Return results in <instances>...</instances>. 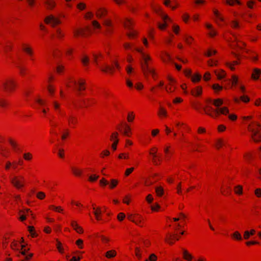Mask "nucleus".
Segmentation results:
<instances>
[{
    "instance_id": "obj_1",
    "label": "nucleus",
    "mask_w": 261,
    "mask_h": 261,
    "mask_svg": "<svg viewBox=\"0 0 261 261\" xmlns=\"http://www.w3.org/2000/svg\"><path fill=\"white\" fill-rule=\"evenodd\" d=\"M203 111L206 115L214 119L218 118L220 115L226 116L229 112L227 107H223L222 109H216L210 105L205 106L203 108Z\"/></svg>"
},
{
    "instance_id": "obj_2",
    "label": "nucleus",
    "mask_w": 261,
    "mask_h": 261,
    "mask_svg": "<svg viewBox=\"0 0 261 261\" xmlns=\"http://www.w3.org/2000/svg\"><path fill=\"white\" fill-rule=\"evenodd\" d=\"M152 62V59L148 54H142L140 64L142 70L145 75H148L149 73L152 74V77L155 79V74L153 68H151L150 65Z\"/></svg>"
},
{
    "instance_id": "obj_3",
    "label": "nucleus",
    "mask_w": 261,
    "mask_h": 261,
    "mask_svg": "<svg viewBox=\"0 0 261 261\" xmlns=\"http://www.w3.org/2000/svg\"><path fill=\"white\" fill-rule=\"evenodd\" d=\"M18 83L16 80L13 77L6 78L2 84L3 91L6 94L14 93L18 88Z\"/></svg>"
},
{
    "instance_id": "obj_4",
    "label": "nucleus",
    "mask_w": 261,
    "mask_h": 261,
    "mask_svg": "<svg viewBox=\"0 0 261 261\" xmlns=\"http://www.w3.org/2000/svg\"><path fill=\"white\" fill-rule=\"evenodd\" d=\"M69 83L72 84L74 89L79 95H84L87 89V82L85 79L81 77L76 79H71Z\"/></svg>"
},
{
    "instance_id": "obj_5",
    "label": "nucleus",
    "mask_w": 261,
    "mask_h": 261,
    "mask_svg": "<svg viewBox=\"0 0 261 261\" xmlns=\"http://www.w3.org/2000/svg\"><path fill=\"white\" fill-rule=\"evenodd\" d=\"M92 34V32L89 26L76 28L73 30V37L74 38L87 37L91 36Z\"/></svg>"
},
{
    "instance_id": "obj_6",
    "label": "nucleus",
    "mask_w": 261,
    "mask_h": 261,
    "mask_svg": "<svg viewBox=\"0 0 261 261\" xmlns=\"http://www.w3.org/2000/svg\"><path fill=\"white\" fill-rule=\"evenodd\" d=\"M127 219L136 225L142 227L144 226L145 219L139 214H127Z\"/></svg>"
},
{
    "instance_id": "obj_7",
    "label": "nucleus",
    "mask_w": 261,
    "mask_h": 261,
    "mask_svg": "<svg viewBox=\"0 0 261 261\" xmlns=\"http://www.w3.org/2000/svg\"><path fill=\"white\" fill-rule=\"evenodd\" d=\"M10 182L17 189H20L25 186V179L22 175H15L11 178Z\"/></svg>"
},
{
    "instance_id": "obj_8",
    "label": "nucleus",
    "mask_w": 261,
    "mask_h": 261,
    "mask_svg": "<svg viewBox=\"0 0 261 261\" xmlns=\"http://www.w3.org/2000/svg\"><path fill=\"white\" fill-rule=\"evenodd\" d=\"M21 48L22 51L30 58L31 61H34V51L33 47L30 43H22Z\"/></svg>"
},
{
    "instance_id": "obj_9",
    "label": "nucleus",
    "mask_w": 261,
    "mask_h": 261,
    "mask_svg": "<svg viewBox=\"0 0 261 261\" xmlns=\"http://www.w3.org/2000/svg\"><path fill=\"white\" fill-rule=\"evenodd\" d=\"M102 25L106 27L105 34L110 36L114 33V23L110 18H106L103 20Z\"/></svg>"
},
{
    "instance_id": "obj_10",
    "label": "nucleus",
    "mask_w": 261,
    "mask_h": 261,
    "mask_svg": "<svg viewBox=\"0 0 261 261\" xmlns=\"http://www.w3.org/2000/svg\"><path fill=\"white\" fill-rule=\"evenodd\" d=\"M44 22L46 24L50 25L53 28H55L61 23L60 19L52 14L45 17Z\"/></svg>"
},
{
    "instance_id": "obj_11",
    "label": "nucleus",
    "mask_w": 261,
    "mask_h": 261,
    "mask_svg": "<svg viewBox=\"0 0 261 261\" xmlns=\"http://www.w3.org/2000/svg\"><path fill=\"white\" fill-rule=\"evenodd\" d=\"M91 206L95 219L97 221H100L102 219V214L105 212V207L97 206L95 203H92Z\"/></svg>"
},
{
    "instance_id": "obj_12",
    "label": "nucleus",
    "mask_w": 261,
    "mask_h": 261,
    "mask_svg": "<svg viewBox=\"0 0 261 261\" xmlns=\"http://www.w3.org/2000/svg\"><path fill=\"white\" fill-rule=\"evenodd\" d=\"M66 121L68 126L71 128H75L79 124L78 118L77 116L73 114L68 115L67 116Z\"/></svg>"
},
{
    "instance_id": "obj_13",
    "label": "nucleus",
    "mask_w": 261,
    "mask_h": 261,
    "mask_svg": "<svg viewBox=\"0 0 261 261\" xmlns=\"http://www.w3.org/2000/svg\"><path fill=\"white\" fill-rule=\"evenodd\" d=\"M158 148L156 147H153L149 150V153L152 156V162L153 165H159L161 163L160 158L158 155Z\"/></svg>"
},
{
    "instance_id": "obj_14",
    "label": "nucleus",
    "mask_w": 261,
    "mask_h": 261,
    "mask_svg": "<svg viewBox=\"0 0 261 261\" xmlns=\"http://www.w3.org/2000/svg\"><path fill=\"white\" fill-rule=\"evenodd\" d=\"M122 126H123V135L127 137H130L132 135V128L127 123H121L118 124L116 127L117 129L120 131V127Z\"/></svg>"
},
{
    "instance_id": "obj_15",
    "label": "nucleus",
    "mask_w": 261,
    "mask_h": 261,
    "mask_svg": "<svg viewBox=\"0 0 261 261\" xmlns=\"http://www.w3.org/2000/svg\"><path fill=\"white\" fill-rule=\"evenodd\" d=\"M168 84L166 86L165 89L168 93H172L176 89V82L171 76H168Z\"/></svg>"
},
{
    "instance_id": "obj_16",
    "label": "nucleus",
    "mask_w": 261,
    "mask_h": 261,
    "mask_svg": "<svg viewBox=\"0 0 261 261\" xmlns=\"http://www.w3.org/2000/svg\"><path fill=\"white\" fill-rule=\"evenodd\" d=\"M247 129L251 134L260 132L261 124L257 122L253 121L248 125Z\"/></svg>"
},
{
    "instance_id": "obj_17",
    "label": "nucleus",
    "mask_w": 261,
    "mask_h": 261,
    "mask_svg": "<svg viewBox=\"0 0 261 261\" xmlns=\"http://www.w3.org/2000/svg\"><path fill=\"white\" fill-rule=\"evenodd\" d=\"M179 239V237L176 234H171L168 233L165 238V242L168 244L172 245L176 241H178Z\"/></svg>"
},
{
    "instance_id": "obj_18",
    "label": "nucleus",
    "mask_w": 261,
    "mask_h": 261,
    "mask_svg": "<svg viewBox=\"0 0 261 261\" xmlns=\"http://www.w3.org/2000/svg\"><path fill=\"white\" fill-rule=\"evenodd\" d=\"M96 103V100L93 98H87L82 100V108H88Z\"/></svg>"
},
{
    "instance_id": "obj_19",
    "label": "nucleus",
    "mask_w": 261,
    "mask_h": 261,
    "mask_svg": "<svg viewBox=\"0 0 261 261\" xmlns=\"http://www.w3.org/2000/svg\"><path fill=\"white\" fill-rule=\"evenodd\" d=\"M44 5L45 9L51 11L57 7V3L55 0H45L44 1Z\"/></svg>"
},
{
    "instance_id": "obj_20",
    "label": "nucleus",
    "mask_w": 261,
    "mask_h": 261,
    "mask_svg": "<svg viewBox=\"0 0 261 261\" xmlns=\"http://www.w3.org/2000/svg\"><path fill=\"white\" fill-rule=\"evenodd\" d=\"M72 174L77 177H81L83 176V171L82 169L76 166H72L70 167Z\"/></svg>"
},
{
    "instance_id": "obj_21",
    "label": "nucleus",
    "mask_w": 261,
    "mask_h": 261,
    "mask_svg": "<svg viewBox=\"0 0 261 261\" xmlns=\"http://www.w3.org/2000/svg\"><path fill=\"white\" fill-rule=\"evenodd\" d=\"M70 226L77 233L83 234L84 233L83 228L77 223L76 220H71L70 222Z\"/></svg>"
},
{
    "instance_id": "obj_22",
    "label": "nucleus",
    "mask_w": 261,
    "mask_h": 261,
    "mask_svg": "<svg viewBox=\"0 0 261 261\" xmlns=\"http://www.w3.org/2000/svg\"><path fill=\"white\" fill-rule=\"evenodd\" d=\"M108 14V10L105 8H99L95 12V16L98 19L105 17Z\"/></svg>"
},
{
    "instance_id": "obj_23",
    "label": "nucleus",
    "mask_w": 261,
    "mask_h": 261,
    "mask_svg": "<svg viewBox=\"0 0 261 261\" xmlns=\"http://www.w3.org/2000/svg\"><path fill=\"white\" fill-rule=\"evenodd\" d=\"M203 89L202 86H198L191 90V94L194 97H200L202 94Z\"/></svg>"
},
{
    "instance_id": "obj_24",
    "label": "nucleus",
    "mask_w": 261,
    "mask_h": 261,
    "mask_svg": "<svg viewBox=\"0 0 261 261\" xmlns=\"http://www.w3.org/2000/svg\"><path fill=\"white\" fill-rule=\"evenodd\" d=\"M162 19L164 22L163 23H158V27L160 30L164 31L167 27V22L168 21H171V19L167 14L163 15L162 16Z\"/></svg>"
},
{
    "instance_id": "obj_25",
    "label": "nucleus",
    "mask_w": 261,
    "mask_h": 261,
    "mask_svg": "<svg viewBox=\"0 0 261 261\" xmlns=\"http://www.w3.org/2000/svg\"><path fill=\"white\" fill-rule=\"evenodd\" d=\"M100 70L104 73H108L111 75H113L115 73L114 66L105 65L100 68Z\"/></svg>"
},
{
    "instance_id": "obj_26",
    "label": "nucleus",
    "mask_w": 261,
    "mask_h": 261,
    "mask_svg": "<svg viewBox=\"0 0 261 261\" xmlns=\"http://www.w3.org/2000/svg\"><path fill=\"white\" fill-rule=\"evenodd\" d=\"M123 24L125 28L131 30L135 25V21L132 18H126L124 20Z\"/></svg>"
},
{
    "instance_id": "obj_27",
    "label": "nucleus",
    "mask_w": 261,
    "mask_h": 261,
    "mask_svg": "<svg viewBox=\"0 0 261 261\" xmlns=\"http://www.w3.org/2000/svg\"><path fill=\"white\" fill-rule=\"evenodd\" d=\"M12 235V232H8L5 234L2 243V246L4 249L7 248L9 242V240Z\"/></svg>"
},
{
    "instance_id": "obj_28",
    "label": "nucleus",
    "mask_w": 261,
    "mask_h": 261,
    "mask_svg": "<svg viewBox=\"0 0 261 261\" xmlns=\"http://www.w3.org/2000/svg\"><path fill=\"white\" fill-rule=\"evenodd\" d=\"M184 40L186 44L189 46L192 45L195 42L194 38L189 34L184 35Z\"/></svg>"
},
{
    "instance_id": "obj_29",
    "label": "nucleus",
    "mask_w": 261,
    "mask_h": 261,
    "mask_svg": "<svg viewBox=\"0 0 261 261\" xmlns=\"http://www.w3.org/2000/svg\"><path fill=\"white\" fill-rule=\"evenodd\" d=\"M231 239L235 241L241 242L243 241V237L239 231H235L230 234Z\"/></svg>"
},
{
    "instance_id": "obj_30",
    "label": "nucleus",
    "mask_w": 261,
    "mask_h": 261,
    "mask_svg": "<svg viewBox=\"0 0 261 261\" xmlns=\"http://www.w3.org/2000/svg\"><path fill=\"white\" fill-rule=\"evenodd\" d=\"M161 59L164 63H169L171 60L170 55L166 51H162L161 53Z\"/></svg>"
},
{
    "instance_id": "obj_31",
    "label": "nucleus",
    "mask_w": 261,
    "mask_h": 261,
    "mask_svg": "<svg viewBox=\"0 0 261 261\" xmlns=\"http://www.w3.org/2000/svg\"><path fill=\"white\" fill-rule=\"evenodd\" d=\"M158 115L160 118H166L168 117V113L166 109L163 107H160L158 112Z\"/></svg>"
},
{
    "instance_id": "obj_32",
    "label": "nucleus",
    "mask_w": 261,
    "mask_h": 261,
    "mask_svg": "<svg viewBox=\"0 0 261 261\" xmlns=\"http://www.w3.org/2000/svg\"><path fill=\"white\" fill-rule=\"evenodd\" d=\"M214 72L216 75L217 77V79L219 80H221L224 78H225L226 76V73L225 71L223 69H217L214 71Z\"/></svg>"
},
{
    "instance_id": "obj_33",
    "label": "nucleus",
    "mask_w": 261,
    "mask_h": 261,
    "mask_svg": "<svg viewBox=\"0 0 261 261\" xmlns=\"http://www.w3.org/2000/svg\"><path fill=\"white\" fill-rule=\"evenodd\" d=\"M13 43L12 41H8L5 43V44L4 46V50L6 53L11 52L13 50Z\"/></svg>"
},
{
    "instance_id": "obj_34",
    "label": "nucleus",
    "mask_w": 261,
    "mask_h": 261,
    "mask_svg": "<svg viewBox=\"0 0 261 261\" xmlns=\"http://www.w3.org/2000/svg\"><path fill=\"white\" fill-rule=\"evenodd\" d=\"M230 26L231 29L235 30H239L241 29L242 25L240 23L238 20H233L230 22Z\"/></svg>"
},
{
    "instance_id": "obj_35",
    "label": "nucleus",
    "mask_w": 261,
    "mask_h": 261,
    "mask_svg": "<svg viewBox=\"0 0 261 261\" xmlns=\"http://www.w3.org/2000/svg\"><path fill=\"white\" fill-rule=\"evenodd\" d=\"M261 75V69L259 68H254L251 74V79L253 80H257Z\"/></svg>"
},
{
    "instance_id": "obj_36",
    "label": "nucleus",
    "mask_w": 261,
    "mask_h": 261,
    "mask_svg": "<svg viewBox=\"0 0 261 261\" xmlns=\"http://www.w3.org/2000/svg\"><path fill=\"white\" fill-rule=\"evenodd\" d=\"M182 257L186 261H192L193 258L192 255L186 249H183Z\"/></svg>"
},
{
    "instance_id": "obj_37",
    "label": "nucleus",
    "mask_w": 261,
    "mask_h": 261,
    "mask_svg": "<svg viewBox=\"0 0 261 261\" xmlns=\"http://www.w3.org/2000/svg\"><path fill=\"white\" fill-rule=\"evenodd\" d=\"M202 78L201 75L199 72L193 74L191 76V80L193 83H198Z\"/></svg>"
},
{
    "instance_id": "obj_38",
    "label": "nucleus",
    "mask_w": 261,
    "mask_h": 261,
    "mask_svg": "<svg viewBox=\"0 0 261 261\" xmlns=\"http://www.w3.org/2000/svg\"><path fill=\"white\" fill-rule=\"evenodd\" d=\"M251 138L255 143H259L261 142V133L258 132L251 134Z\"/></svg>"
},
{
    "instance_id": "obj_39",
    "label": "nucleus",
    "mask_w": 261,
    "mask_h": 261,
    "mask_svg": "<svg viewBox=\"0 0 261 261\" xmlns=\"http://www.w3.org/2000/svg\"><path fill=\"white\" fill-rule=\"evenodd\" d=\"M213 11L215 16L216 17V21L218 20L220 21V22L224 21V18L223 16L217 9H213Z\"/></svg>"
},
{
    "instance_id": "obj_40",
    "label": "nucleus",
    "mask_w": 261,
    "mask_h": 261,
    "mask_svg": "<svg viewBox=\"0 0 261 261\" xmlns=\"http://www.w3.org/2000/svg\"><path fill=\"white\" fill-rule=\"evenodd\" d=\"M213 104L216 109H222L221 106L223 104V100L221 98L214 99L213 100Z\"/></svg>"
},
{
    "instance_id": "obj_41",
    "label": "nucleus",
    "mask_w": 261,
    "mask_h": 261,
    "mask_svg": "<svg viewBox=\"0 0 261 261\" xmlns=\"http://www.w3.org/2000/svg\"><path fill=\"white\" fill-rule=\"evenodd\" d=\"M232 35V37L234 38V39H235V41H236V43L237 44V47L241 48V49L244 48L246 45V43L243 41H240L238 39L237 36L236 34H233Z\"/></svg>"
},
{
    "instance_id": "obj_42",
    "label": "nucleus",
    "mask_w": 261,
    "mask_h": 261,
    "mask_svg": "<svg viewBox=\"0 0 261 261\" xmlns=\"http://www.w3.org/2000/svg\"><path fill=\"white\" fill-rule=\"evenodd\" d=\"M119 134L117 132H113L110 137V140L113 143H119Z\"/></svg>"
},
{
    "instance_id": "obj_43",
    "label": "nucleus",
    "mask_w": 261,
    "mask_h": 261,
    "mask_svg": "<svg viewBox=\"0 0 261 261\" xmlns=\"http://www.w3.org/2000/svg\"><path fill=\"white\" fill-rule=\"evenodd\" d=\"M233 191L235 194L238 196H241L243 194V188L241 185H237L234 187Z\"/></svg>"
},
{
    "instance_id": "obj_44",
    "label": "nucleus",
    "mask_w": 261,
    "mask_h": 261,
    "mask_svg": "<svg viewBox=\"0 0 261 261\" xmlns=\"http://www.w3.org/2000/svg\"><path fill=\"white\" fill-rule=\"evenodd\" d=\"M48 208L57 213H63L64 209L61 206H55V205H50Z\"/></svg>"
},
{
    "instance_id": "obj_45",
    "label": "nucleus",
    "mask_w": 261,
    "mask_h": 261,
    "mask_svg": "<svg viewBox=\"0 0 261 261\" xmlns=\"http://www.w3.org/2000/svg\"><path fill=\"white\" fill-rule=\"evenodd\" d=\"M135 116V114L133 111H129L127 114V121L129 123L134 122Z\"/></svg>"
},
{
    "instance_id": "obj_46",
    "label": "nucleus",
    "mask_w": 261,
    "mask_h": 261,
    "mask_svg": "<svg viewBox=\"0 0 261 261\" xmlns=\"http://www.w3.org/2000/svg\"><path fill=\"white\" fill-rule=\"evenodd\" d=\"M47 90L51 97H53L54 96L56 89L53 84L47 85Z\"/></svg>"
},
{
    "instance_id": "obj_47",
    "label": "nucleus",
    "mask_w": 261,
    "mask_h": 261,
    "mask_svg": "<svg viewBox=\"0 0 261 261\" xmlns=\"http://www.w3.org/2000/svg\"><path fill=\"white\" fill-rule=\"evenodd\" d=\"M19 215H20L21 214H24L25 215V216H29L30 215H32V219H34L35 218V216L32 213V211H31L29 208H27L24 210H20L19 211Z\"/></svg>"
},
{
    "instance_id": "obj_48",
    "label": "nucleus",
    "mask_w": 261,
    "mask_h": 261,
    "mask_svg": "<svg viewBox=\"0 0 261 261\" xmlns=\"http://www.w3.org/2000/svg\"><path fill=\"white\" fill-rule=\"evenodd\" d=\"M134 45L132 43L125 42L123 44V47L125 50H133Z\"/></svg>"
},
{
    "instance_id": "obj_49",
    "label": "nucleus",
    "mask_w": 261,
    "mask_h": 261,
    "mask_svg": "<svg viewBox=\"0 0 261 261\" xmlns=\"http://www.w3.org/2000/svg\"><path fill=\"white\" fill-rule=\"evenodd\" d=\"M8 141L13 150L17 151L19 149L18 144L14 140L10 138Z\"/></svg>"
},
{
    "instance_id": "obj_50",
    "label": "nucleus",
    "mask_w": 261,
    "mask_h": 261,
    "mask_svg": "<svg viewBox=\"0 0 261 261\" xmlns=\"http://www.w3.org/2000/svg\"><path fill=\"white\" fill-rule=\"evenodd\" d=\"M154 33H155V30L154 28H150L147 32V36L148 38L151 40L153 41L154 39Z\"/></svg>"
},
{
    "instance_id": "obj_51",
    "label": "nucleus",
    "mask_w": 261,
    "mask_h": 261,
    "mask_svg": "<svg viewBox=\"0 0 261 261\" xmlns=\"http://www.w3.org/2000/svg\"><path fill=\"white\" fill-rule=\"evenodd\" d=\"M138 33L137 31L133 30L126 33V36L131 39H135L137 37Z\"/></svg>"
},
{
    "instance_id": "obj_52",
    "label": "nucleus",
    "mask_w": 261,
    "mask_h": 261,
    "mask_svg": "<svg viewBox=\"0 0 261 261\" xmlns=\"http://www.w3.org/2000/svg\"><path fill=\"white\" fill-rule=\"evenodd\" d=\"M94 61L97 64L103 59V56L101 53H96L93 55Z\"/></svg>"
},
{
    "instance_id": "obj_53",
    "label": "nucleus",
    "mask_w": 261,
    "mask_h": 261,
    "mask_svg": "<svg viewBox=\"0 0 261 261\" xmlns=\"http://www.w3.org/2000/svg\"><path fill=\"white\" fill-rule=\"evenodd\" d=\"M212 88L215 93H219L221 91L223 88L222 86H220L219 84H214L212 86Z\"/></svg>"
},
{
    "instance_id": "obj_54",
    "label": "nucleus",
    "mask_w": 261,
    "mask_h": 261,
    "mask_svg": "<svg viewBox=\"0 0 261 261\" xmlns=\"http://www.w3.org/2000/svg\"><path fill=\"white\" fill-rule=\"evenodd\" d=\"M116 255L117 252L115 250H111L106 253L105 256L108 258H111L115 257Z\"/></svg>"
},
{
    "instance_id": "obj_55",
    "label": "nucleus",
    "mask_w": 261,
    "mask_h": 261,
    "mask_svg": "<svg viewBox=\"0 0 261 261\" xmlns=\"http://www.w3.org/2000/svg\"><path fill=\"white\" fill-rule=\"evenodd\" d=\"M53 106L55 111L60 113L61 112V104L57 100L53 101Z\"/></svg>"
},
{
    "instance_id": "obj_56",
    "label": "nucleus",
    "mask_w": 261,
    "mask_h": 261,
    "mask_svg": "<svg viewBox=\"0 0 261 261\" xmlns=\"http://www.w3.org/2000/svg\"><path fill=\"white\" fill-rule=\"evenodd\" d=\"M56 35L57 38L59 39H63L65 36L64 32L60 28L57 29L56 31Z\"/></svg>"
},
{
    "instance_id": "obj_57",
    "label": "nucleus",
    "mask_w": 261,
    "mask_h": 261,
    "mask_svg": "<svg viewBox=\"0 0 261 261\" xmlns=\"http://www.w3.org/2000/svg\"><path fill=\"white\" fill-rule=\"evenodd\" d=\"M81 62L84 66H88L89 64V59L87 55H84L81 58Z\"/></svg>"
},
{
    "instance_id": "obj_58",
    "label": "nucleus",
    "mask_w": 261,
    "mask_h": 261,
    "mask_svg": "<svg viewBox=\"0 0 261 261\" xmlns=\"http://www.w3.org/2000/svg\"><path fill=\"white\" fill-rule=\"evenodd\" d=\"M26 3L28 7L31 9L35 8L37 4L36 0H26Z\"/></svg>"
},
{
    "instance_id": "obj_59",
    "label": "nucleus",
    "mask_w": 261,
    "mask_h": 261,
    "mask_svg": "<svg viewBox=\"0 0 261 261\" xmlns=\"http://www.w3.org/2000/svg\"><path fill=\"white\" fill-rule=\"evenodd\" d=\"M28 231L31 234L32 238H36L38 236V234L36 232L35 227L33 226H28Z\"/></svg>"
},
{
    "instance_id": "obj_60",
    "label": "nucleus",
    "mask_w": 261,
    "mask_h": 261,
    "mask_svg": "<svg viewBox=\"0 0 261 261\" xmlns=\"http://www.w3.org/2000/svg\"><path fill=\"white\" fill-rule=\"evenodd\" d=\"M155 193L158 196L162 197L164 194L163 188L161 186L156 187Z\"/></svg>"
},
{
    "instance_id": "obj_61",
    "label": "nucleus",
    "mask_w": 261,
    "mask_h": 261,
    "mask_svg": "<svg viewBox=\"0 0 261 261\" xmlns=\"http://www.w3.org/2000/svg\"><path fill=\"white\" fill-rule=\"evenodd\" d=\"M243 158L247 162L251 161L253 159L252 153L250 152H247L244 154Z\"/></svg>"
},
{
    "instance_id": "obj_62",
    "label": "nucleus",
    "mask_w": 261,
    "mask_h": 261,
    "mask_svg": "<svg viewBox=\"0 0 261 261\" xmlns=\"http://www.w3.org/2000/svg\"><path fill=\"white\" fill-rule=\"evenodd\" d=\"M118 182V180L116 179H112L109 185V188L110 189H113L115 188L117 186Z\"/></svg>"
},
{
    "instance_id": "obj_63",
    "label": "nucleus",
    "mask_w": 261,
    "mask_h": 261,
    "mask_svg": "<svg viewBox=\"0 0 261 261\" xmlns=\"http://www.w3.org/2000/svg\"><path fill=\"white\" fill-rule=\"evenodd\" d=\"M19 69V74L21 76H24L27 74V69L23 66H20L18 68Z\"/></svg>"
},
{
    "instance_id": "obj_64",
    "label": "nucleus",
    "mask_w": 261,
    "mask_h": 261,
    "mask_svg": "<svg viewBox=\"0 0 261 261\" xmlns=\"http://www.w3.org/2000/svg\"><path fill=\"white\" fill-rule=\"evenodd\" d=\"M92 25L94 30H100L101 28L100 24L96 20L92 21Z\"/></svg>"
}]
</instances>
